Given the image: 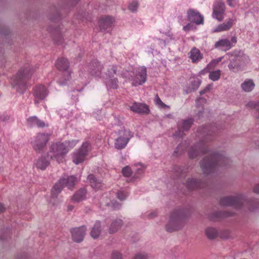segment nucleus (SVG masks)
I'll list each match as a JSON object with an SVG mask.
<instances>
[{
	"label": "nucleus",
	"mask_w": 259,
	"mask_h": 259,
	"mask_svg": "<svg viewBox=\"0 0 259 259\" xmlns=\"http://www.w3.org/2000/svg\"><path fill=\"white\" fill-rule=\"evenodd\" d=\"M210 89V85H208V86H207L206 87V88L202 91L200 92V94H204L205 93H206L207 91H209Z\"/></svg>",
	"instance_id": "nucleus-47"
},
{
	"label": "nucleus",
	"mask_w": 259,
	"mask_h": 259,
	"mask_svg": "<svg viewBox=\"0 0 259 259\" xmlns=\"http://www.w3.org/2000/svg\"><path fill=\"white\" fill-rule=\"evenodd\" d=\"M207 237L210 239L215 238L218 235V231L214 228H208L205 230Z\"/></svg>",
	"instance_id": "nucleus-32"
},
{
	"label": "nucleus",
	"mask_w": 259,
	"mask_h": 259,
	"mask_svg": "<svg viewBox=\"0 0 259 259\" xmlns=\"http://www.w3.org/2000/svg\"><path fill=\"white\" fill-rule=\"evenodd\" d=\"M86 193L85 189H81L74 194L72 197V199L76 202L83 200L85 198Z\"/></svg>",
	"instance_id": "nucleus-28"
},
{
	"label": "nucleus",
	"mask_w": 259,
	"mask_h": 259,
	"mask_svg": "<svg viewBox=\"0 0 259 259\" xmlns=\"http://www.w3.org/2000/svg\"><path fill=\"white\" fill-rule=\"evenodd\" d=\"M234 66L235 65H234V64L231 62L229 64V66H228L229 69L231 70H233L234 69V67H235Z\"/></svg>",
	"instance_id": "nucleus-48"
},
{
	"label": "nucleus",
	"mask_w": 259,
	"mask_h": 259,
	"mask_svg": "<svg viewBox=\"0 0 259 259\" xmlns=\"http://www.w3.org/2000/svg\"><path fill=\"white\" fill-rule=\"evenodd\" d=\"M156 215V214L155 212H152V213H151L149 215V218H154V217H155Z\"/></svg>",
	"instance_id": "nucleus-51"
},
{
	"label": "nucleus",
	"mask_w": 259,
	"mask_h": 259,
	"mask_svg": "<svg viewBox=\"0 0 259 259\" xmlns=\"http://www.w3.org/2000/svg\"><path fill=\"white\" fill-rule=\"evenodd\" d=\"M230 215L231 214H223V216L227 217V216H229V215ZM222 216H223V214H222V212H217L216 214H215V217H212V219L215 220V219L219 218H220V217H221Z\"/></svg>",
	"instance_id": "nucleus-44"
},
{
	"label": "nucleus",
	"mask_w": 259,
	"mask_h": 259,
	"mask_svg": "<svg viewBox=\"0 0 259 259\" xmlns=\"http://www.w3.org/2000/svg\"><path fill=\"white\" fill-rule=\"evenodd\" d=\"M175 153L176 154V153H177V151H176H176H175Z\"/></svg>",
	"instance_id": "nucleus-61"
},
{
	"label": "nucleus",
	"mask_w": 259,
	"mask_h": 259,
	"mask_svg": "<svg viewBox=\"0 0 259 259\" xmlns=\"http://www.w3.org/2000/svg\"><path fill=\"white\" fill-rule=\"evenodd\" d=\"M249 209L251 210V211H253L254 210L253 208H249Z\"/></svg>",
	"instance_id": "nucleus-57"
},
{
	"label": "nucleus",
	"mask_w": 259,
	"mask_h": 259,
	"mask_svg": "<svg viewBox=\"0 0 259 259\" xmlns=\"http://www.w3.org/2000/svg\"><path fill=\"white\" fill-rule=\"evenodd\" d=\"M236 20L235 18H230L228 19L225 22L220 24L216 26L212 30V32L216 33L229 30L235 24Z\"/></svg>",
	"instance_id": "nucleus-16"
},
{
	"label": "nucleus",
	"mask_w": 259,
	"mask_h": 259,
	"mask_svg": "<svg viewBox=\"0 0 259 259\" xmlns=\"http://www.w3.org/2000/svg\"><path fill=\"white\" fill-rule=\"evenodd\" d=\"M114 207L115 208H120V204H118V203H116V205H114Z\"/></svg>",
	"instance_id": "nucleus-54"
},
{
	"label": "nucleus",
	"mask_w": 259,
	"mask_h": 259,
	"mask_svg": "<svg viewBox=\"0 0 259 259\" xmlns=\"http://www.w3.org/2000/svg\"><path fill=\"white\" fill-rule=\"evenodd\" d=\"M154 102L156 105H157L158 107L160 108H169V106L166 105L164 103L162 102L158 95L157 94L155 96V99H154Z\"/></svg>",
	"instance_id": "nucleus-36"
},
{
	"label": "nucleus",
	"mask_w": 259,
	"mask_h": 259,
	"mask_svg": "<svg viewBox=\"0 0 259 259\" xmlns=\"http://www.w3.org/2000/svg\"><path fill=\"white\" fill-rule=\"evenodd\" d=\"M27 123L29 126L32 127L37 126L38 127H44L46 126L45 123L36 116L28 118L27 119Z\"/></svg>",
	"instance_id": "nucleus-24"
},
{
	"label": "nucleus",
	"mask_w": 259,
	"mask_h": 259,
	"mask_svg": "<svg viewBox=\"0 0 259 259\" xmlns=\"http://www.w3.org/2000/svg\"><path fill=\"white\" fill-rule=\"evenodd\" d=\"M193 120L192 119L190 118L186 120H183L182 121V128L183 131H188L191 127Z\"/></svg>",
	"instance_id": "nucleus-35"
},
{
	"label": "nucleus",
	"mask_w": 259,
	"mask_h": 259,
	"mask_svg": "<svg viewBox=\"0 0 259 259\" xmlns=\"http://www.w3.org/2000/svg\"><path fill=\"white\" fill-rule=\"evenodd\" d=\"M56 65L59 70L64 71V75L67 76V78L65 79V80L66 81L69 80L71 74L69 71H67V69L69 67V62L68 60L64 58H61L57 60Z\"/></svg>",
	"instance_id": "nucleus-17"
},
{
	"label": "nucleus",
	"mask_w": 259,
	"mask_h": 259,
	"mask_svg": "<svg viewBox=\"0 0 259 259\" xmlns=\"http://www.w3.org/2000/svg\"><path fill=\"white\" fill-rule=\"evenodd\" d=\"M209 78L211 80L215 81L218 80L221 77V71L220 70H217L215 71H208Z\"/></svg>",
	"instance_id": "nucleus-31"
},
{
	"label": "nucleus",
	"mask_w": 259,
	"mask_h": 259,
	"mask_svg": "<svg viewBox=\"0 0 259 259\" xmlns=\"http://www.w3.org/2000/svg\"><path fill=\"white\" fill-rule=\"evenodd\" d=\"M223 59V57H220L216 59L212 60L207 66L206 70L210 71L213 69L215 66L220 63Z\"/></svg>",
	"instance_id": "nucleus-34"
},
{
	"label": "nucleus",
	"mask_w": 259,
	"mask_h": 259,
	"mask_svg": "<svg viewBox=\"0 0 259 259\" xmlns=\"http://www.w3.org/2000/svg\"><path fill=\"white\" fill-rule=\"evenodd\" d=\"M103 66L97 60L93 61L89 67V71L91 75L95 76H100L101 74Z\"/></svg>",
	"instance_id": "nucleus-19"
},
{
	"label": "nucleus",
	"mask_w": 259,
	"mask_h": 259,
	"mask_svg": "<svg viewBox=\"0 0 259 259\" xmlns=\"http://www.w3.org/2000/svg\"><path fill=\"white\" fill-rule=\"evenodd\" d=\"M239 2V0H227L228 6L231 7H235Z\"/></svg>",
	"instance_id": "nucleus-42"
},
{
	"label": "nucleus",
	"mask_w": 259,
	"mask_h": 259,
	"mask_svg": "<svg viewBox=\"0 0 259 259\" xmlns=\"http://www.w3.org/2000/svg\"><path fill=\"white\" fill-rule=\"evenodd\" d=\"M76 181V177L72 176L62 178L55 184L51 191V201L54 205L57 203L55 199L63 188L64 187H67L69 189H71L74 186Z\"/></svg>",
	"instance_id": "nucleus-4"
},
{
	"label": "nucleus",
	"mask_w": 259,
	"mask_h": 259,
	"mask_svg": "<svg viewBox=\"0 0 259 259\" xmlns=\"http://www.w3.org/2000/svg\"><path fill=\"white\" fill-rule=\"evenodd\" d=\"M253 192L255 193H259V184L256 185L253 188Z\"/></svg>",
	"instance_id": "nucleus-46"
},
{
	"label": "nucleus",
	"mask_w": 259,
	"mask_h": 259,
	"mask_svg": "<svg viewBox=\"0 0 259 259\" xmlns=\"http://www.w3.org/2000/svg\"><path fill=\"white\" fill-rule=\"evenodd\" d=\"M88 179L91 184V186L96 190L100 189L102 187L101 181L97 180L93 175H90Z\"/></svg>",
	"instance_id": "nucleus-25"
},
{
	"label": "nucleus",
	"mask_w": 259,
	"mask_h": 259,
	"mask_svg": "<svg viewBox=\"0 0 259 259\" xmlns=\"http://www.w3.org/2000/svg\"><path fill=\"white\" fill-rule=\"evenodd\" d=\"M53 37H54V39L56 40V38L55 37V36H53Z\"/></svg>",
	"instance_id": "nucleus-60"
},
{
	"label": "nucleus",
	"mask_w": 259,
	"mask_h": 259,
	"mask_svg": "<svg viewBox=\"0 0 259 259\" xmlns=\"http://www.w3.org/2000/svg\"><path fill=\"white\" fill-rule=\"evenodd\" d=\"M78 140L57 142L52 145L50 151L51 158L56 160L58 163L63 162L65 155L78 143Z\"/></svg>",
	"instance_id": "nucleus-2"
},
{
	"label": "nucleus",
	"mask_w": 259,
	"mask_h": 259,
	"mask_svg": "<svg viewBox=\"0 0 259 259\" xmlns=\"http://www.w3.org/2000/svg\"><path fill=\"white\" fill-rule=\"evenodd\" d=\"M49 161L45 157H41L37 160L35 165L37 168L44 170L49 165Z\"/></svg>",
	"instance_id": "nucleus-29"
},
{
	"label": "nucleus",
	"mask_w": 259,
	"mask_h": 259,
	"mask_svg": "<svg viewBox=\"0 0 259 259\" xmlns=\"http://www.w3.org/2000/svg\"><path fill=\"white\" fill-rule=\"evenodd\" d=\"M49 135L47 134H38L34 138L31 144L35 151L39 152L46 147L49 140Z\"/></svg>",
	"instance_id": "nucleus-10"
},
{
	"label": "nucleus",
	"mask_w": 259,
	"mask_h": 259,
	"mask_svg": "<svg viewBox=\"0 0 259 259\" xmlns=\"http://www.w3.org/2000/svg\"><path fill=\"white\" fill-rule=\"evenodd\" d=\"M205 139L192 147L189 151L190 158H194L200 154H208L200 162V166L205 174H209L214 171L218 165L225 166L229 159L225 156L224 153H215L209 150L208 146L204 142Z\"/></svg>",
	"instance_id": "nucleus-1"
},
{
	"label": "nucleus",
	"mask_w": 259,
	"mask_h": 259,
	"mask_svg": "<svg viewBox=\"0 0 259 259\" xmlns=\"http://www.w3.org/2000/svg\"><path fill=\"white\" fill-rule=\"evenodd\" d=\"M178 135H179V136H182V135L181 133H179V134H178Z\"/></svg>",
	"instance_id": "nucleus-58"
},
{
	"label": "nucleus",
	"mask_w": 259,
	"mask_h": 259,
	"mask_svg": "<svg viewBox=\"0 0 259 259\" xmlns=\"http://www.w3.org/2000/svg\"><path fill=\"white\" fill-rule=\"evenodd\" d=\"M138 4L137 1H133L128 6V9L132 12H135L138 8Z\"/></svg>",
	"instance_id": "nucleus-40"
},
{
	"label": "nucleus",
	"mask_w": 259,
	"mask_h": 259,
	"mask_svg": "<svg viewBox=\"0 0 259 259\" xmlns=\"http://www.w3.org/2000/svg\"><path fill=\"white\" fill-rule=\"evenodd\" d=\"M49 31L52 32V35H55L56 34L58 35L59 37L61 36L60 29H59L58 28H56L54 30H51L49 29Z\"/></svg>",
	"instance_id": "nucleus-43"
},
{
	"label": "nucleus",
	"mask_w": 259,
	"mask_h": 259,
	"mask_svg": "<svg viewBox=\"0 0 259 259\" xmlns=\"http://www.w3.org/2000/svg\"><path fill=\"white\" fill-rule=\"evenodd\" d=\"M206 132V131H204L203 133H205Z\"/></svg>",
	"instance_id": "nucleus-63"
},
{
	"label": "nucleus",
	"mask_w": 259,
	"mask_h": 259,
	"mask_svg": "<svg viewBox=\"0 0 259 259\" xmlns=\"http://www.w3.org/2000/svg\"><path fill=\"white\" fill-rule=\"evenodd\" d=\"M128 195V193L124 190L119 191L117 194V198L120 200H124Z\"/></svg>",
	"instance_id": "nucleus-37"
},
{
	"label": "nucleus",
	"mask_w": 259,
	"mask_h": 259,
	"mask_svg": "<svg viewBox=\"0 0 259 259\" xmlns=\"http://www.w3.org/2000/svg\"><path fill=\"white\" fill-rule=\"evenodd\" d=\"M248 108H254L256 110L257 115H256V118L259 119V100L257 102L250 101L246 105Z\"/></svg>",
	"instance_id": "nucleus-33"
},
{
	"label": "nucleus",
	"mask_w": 259,
	"mask_h": 259,
	"mask_svg": "<svg viewBox=\"0 0 259 259\" xmlns=\"http://www.w3.org/2000/svg\"><path fill=\"white\" fill-rule=\"evenodd\" d=\"M29 68L21 69L16 76L11 79V83L14 87H17V91L19 93H23L26 89V83L31 76Z\"/></svg>",
	"instance_id": "nucleus-5"
},
{
	"label": "nucleus",
	"mask_w": 259,
	"mask_h": 259,
	"mask_svg": "<svg viewBox=\"0 0 259 259\" xmlns=\"http://www.w3.org/2000/svg\"><path fill=\"white\" fill-rule=\"evenodd\" d=\"M206 101V99H204V98H200L199 99H198L197 101V102H204L205 103Z\"/></svg>",
	"instance_id": "nucleus-52"
},
{
	"label": "nucleus",
	"mask_w": 259,
	"mask_h": 259,
	"mask_svg": "<svg viewBox=\"0 0 259 259\" xmlns=\"http://www.w3.org/2000/svg\"><path fill=\"white\" fill-rule=\"evenodd\" d=\"M100 223L96 222L91 232V235L94 238H97L100 234Z\"/></svg>",
	"instance_id": "nucleus-30"
},
{
	"label": "nucleus",
	"mask_w": 259,
	"mask_h": 259,
	"mask_svg": "<svg viewBox=\"0 0 259 259\" xmlns=\"http://www.w3.org/2000/svg\"><path fill=\"white\" fill-rule=\"evenodd\" d=\"M116 72L117 66H113L111 69L108 70V73L110 75V77L113 75L114 74H116ZM118 79L116 78H112L111 77H110L107 80L106 83L107 87L115 89H117L118 87Z\"/></svg>",
	"instance_id": "nucleus-20"
},
{
	"label": "nucleus",
	"mask_w": 259,
	"mask_h": 259,
	"mask_svg": "<svg viewBox=\"0 0 259 259\" xmlns=\"http://www.w3.org/2000/svg\"><path fill=\"white\" fill-rule=\"evenodd\" d=\"M244 199L241 196L237 197H224L220 200V204L223 206H233L236 208H239L244 204Z\"/></svg>",
	"instance_id": "nucleus-11"
},
{
	"label": "nucleus",
	"mask_w": 259,
	"mask_h": 259,
	"mask_svg": "<svg viewBox=\"0 0 259 259\" xmlns=\"http://www.w3.org/2000/svg\"><path fill=\"white\" fill-rule=\"evenodd\" d=\"M182 212L177 210L171 213L169 223L166 226L167 232H172L180 229L182 227Z\"/></svg>",
	"instance_id": "nucleus-7"
},
{
	"label": "nucleus",
	"mask_w": 259,
	"mask_h": 259,
	"mask_svg": "<svg viewBox=\"0 0 259 259\" xmlns=\"http://www.w3.org/2000/svg\"><path fill=\"white\" fill-rule=\"evenodd\" d=\"M74 206L72 205H69L68 207V209L69 211H71L73 209Z\"/></svg>",
	"instance_id": "nucleus-53"
},
{
	"label": "nucleus",
	"mask_w": 259,
	"mask_h": 259,
	"mask_svg": "<svg viewBox=\"0 0 259 259\" xmlns=\"http://www.w3.org/2000/svg\"><path fill=\"white\" fill-rule=\"evenodd\" d=\"M132 137L133 134L130 131L126 130L120 131L117 138L115 140V148L118 150L124 148Z\"/></svg>",
	"instance_id": "nucleus-9"
},
{
	"label": "nucleus",
	"mask_w": 259,
	"mask_h": 259,
	"mask_svg": "<svg viewBox=\"0 0 259 259\" xmlns=\"http://www.w3.org/2000/svg\"><path fill=\"white\" fill-rule=\"evenodd\" d=\"M111 259H122L121 254L117 251H114L112 253Z\"/></svg>",
	"instance_id": "nucleus-41"
},
{
	"label": "nucleus",
	"mask_w": 259,
	"mask_h": 259,
	"mask_svg": "<svg viewBox=\"0 0 259 259\" xmlns=\"http://www.w3.org/2000/svg\"><path fill=\"white\" fill-rule=\"evenodd\" d=\"M188 20L197 25L203 24L204 23V17L199 12L194 9H189L187 11Z\"/></svg>",
	"instance_id": "nucleus-15"
},
{
	"label": "nucleus",
	"mask_w": 259,
	"mask_h": 259,
	"mask_svg": "<svg viewBox=\"0 0 259 259\" xmlns=\"http://www.w3.org/2000/svg\"><path fill=\"white\" fill-rule=\"evenodd\" d=\"M34 103L38 104L39 101L44 100L48 95V91L44 85L40 84L34 89Z\"/></svg>",
	"instance_id": "nucleus-13"
},
{
	"label": "nucleus",
	"mask_w": 259,
	"mask_h": 259,
	"mask_svg": "<svg viewBox=\"0 0 259 259\" xmlns=\"http://www.w3.org/2000/svg\"><path fill=\"white\" fill-rule=\"evenodd\" d=\"M5 209V208L4 207V205L3 204L0 203V213L4 212Z\"/></svg>",
	"instance_id": "nucleus-49"
},
{
	"label": "nucleus",
	"mask_w": 259,
	"mask_h": 259,
	"mask_svg": "<svg viewBox=\"0 0 259 259\" xmlns=\"http://www.w3.org/2000/svg\"><path fill=\"white\" fill-rule=\"evenodd\" d=\"M210 135V134L209 133H208V132H207V133H206V136H208V135Z\"/></svg>",
	"instance_id": "nucleus-56"
},
{
	"label": "nucleus",
	"mask_w": 259,
	"mask_h": 259,
	"mask_svg": "<svg viewBox=\"0 0 259 259\" xmlns=\"http://www.w3.org/2000/svg\"><path fill=\"white\" fill-rule=\"evenodd\" d=\"M91 150V146L89 142H85L82 143L81 147L72 155V161L76 164L83 162Z\"/></svg>",
	"instance_id": "nucleus-6"
},
{
	"label": "nucleus",
	"mask_w": 259,
	"mask_h": 259,
	"mask_svg": "<svg viewBox=\"0 0 259 259\" xmlns=\"http://www.w3.org/2000/svg\"><path fill=\"white\" fill-rule=\"evenodd\" d=\"M56 41H57V42L58 43V45H60V44H61V42H60V41H57V40H56Z\"/></svg>",
	"instance_id": "nucleus-55"
},
{
	"label": "nucleus",
	"mask_w": 259,
	"mask_h": 259,
	"mask_svg": "<svg viewBox=\"0 0 259 259\" xmlns=\"http://www.w3.org/2000/svg\"><path fill=\"white\" fill-rule=\"evenodd\" d=\"M231 41L232 43L236 44L237 42V37L236 36H233L231 38Z\"/></svg>",
	"instance_id": "nucleus-50"
},
{
	"label": "nucleus",
	"mask_w": 259,
	"mask_h": 259,
	"mask_svg": "<svg viewBox=\"0 0 259 259\" xmlns=\"http://www.w3.org/2000/svg\"><path fill=\"white\" fill-rule=\"evenodd\" d=\"M149 257L148 255L144 253H139L136 254L132 259H148Z\"/></svg>",
	"instance_id": "nucleus-39"
},
{
	"label": "nucleus",
	"mask_w": 259,
	"mask_h": 259,
	"mask_svg": "<svg viewBox=\"0 0 259 259\" xmlns=\"http://www.w3.org/2000/svg\"><path fill=\"white\" fill-rule=\"evenodd\" d=\"M192 27V25L190 23H188L187 25L183 27V29L186 31H189L191 29Z\"/></svg>",
	"instance_id": "nucleus-45"
},
{
	"label": "nucleus",
	"mask_w": 259,
	"mask_h": 259,
	"mask_svg": "<svg viewBox=\"0 0 259 259\" xmlns=\"http://www.w3.org/2000/svg\"><path fill=\"white\" fill-rule=\"evenodd\" d=\"M65 83V82H62V83H61V82H60V84H63V83Z\"/></svg>",
	"instance_id": "nucleus-62"
},
{
	"label": "nucleus",
	"mask_w": 259,
	"mask_h": 259,
	"mask_svg": "<svg viewBox=\"0 0 259 259\" xmlns=\"http://www.w3.org/2000/svg\"><path fill=\"white\" fill-rule=\"evenodd\" d=\"M190 58L193 63H197L203 57L200 51L196 48H193L190 52Z\"/></svg>",
	"instance_id": "nucleus-23"
},
{
	"label": "nucleus",
	"mask_w": 259,
	"mask_h": 259,
	"mask_svg": "<svg viewBox=\"0 0 259 259\" xmlns=\"http://www.w3.org/2000/svg\"><path fill=\"white\" fill-rule=\"evenodd\" d=\"M122 172L124 176L126 177H128L132 175V170L130 167L125 166L123 168L122 170Z\"/></svg>",
	"instance_id": "nucleus-38"
},
{
	"label": "nucleus",
	"mask_w": 259,
	"mask_h": 259,
	"mask_svg": "<svg viewBox=\"0 0 259 259\" xmlns=\"http://www.w3.org/2000/svg\"><path fill=\"white\" fill-rule=\"evenodd\" d=\"M226 7L223 0H215L212 5V17L218 21H222L225 15Z\"/></svg>",
	"instance_id": "nucleus-8"
},
{
	"label": "nucleus",
	"mask_w": 259,
	"mask_h": 259,
	"mask_svg": "<svg viewBox=\"0 0 259 259\" xmlns=\"http://www.w3.org/2000/svg\"><path fill=\"white\" fill-rule=\"evenodd\" d=\"M86 231L87 229L84 226L72 229L70 232L73 240L77 243L81 242L84 238Z\"/></svg>",
	"instance_id": "nucleus-14"
},
{
	"label": "nucleus",
	"mask_w": 259,
	"mask_h": 259,
	"mask_svg": "<svg viewBox=\"0 0 259 259\" xmlns=\"http://www.w3.org/2000/svg\"><path fill=\"white\" fill-rule=\"evenodd\" d=\"M123 77L128 79L132 85H141L147 80V69L145 66H139L134 72H126L122 74Z\"/></svg>",
	"instance_id": "nucleus-3"
},
{
	"label": "nucleus",
	"mask_w": 259,
	"mask_h": 259,
	"mask_svg": "<svg viewBox=\"0 0 259 259\" xmlns=\"http://www.w3.org/2000/svg\"><path fill=\"white\" fill-rule=\"evenodd\" d=\"M122 225V221L120 219L113 221L109 228L110 233H114L117 232L120 228Z\"/></svg>",
	"instance_id": "nucleus-26"
},
{
	"label": "nucleus",
	"mask_w": 259,
	"mask_h": 259,
	"mask_svg": "<svg viewBox=\"0 0 259 259\" xmlns=\"http://www.w3.org/2000/svg\"><path fill=\"white\" fill-rule=\"evenodd\" d=\"M186 187L189 190L196 188H202L204 187V184L194 179H189L186 183Z\"/></svg>",
	"instance_id": "nucleus-22"
},
{
	"label": "nucleus",
	"mask_w": 259,
	"mask_h": 259,
	"mask_svg": "<svg viewBox=\"0 0 259 259\" xmlns=\"http://www.w3.org/2000/svg\"><path fill=\"white\" fill-rule=\"evenodd\" d=\"M131 110L141 114H148L150 113L149 106L145 103H134L130 106Z\"/></svg>",
	"instance_id": "nucleus-18"
},
{
	"label": "nucleus",
	"mask_w": 259,
	"mask_h": 259,
	"mask_svg": "<svg viewBox=\"0 0 259 259\" xmlns=\"http://www.w3.org/2000/svg\"><path fill=\"white\" fill-rule=\"evenodd\" d=\"M115 22L113 17L110 16H102L98 22L101 31L108 32Z\"/></svg>",
	"instance_id": "nucleus-12"
},
{
	"label": "nucleus",
	"mask_w": 259,
	"mask_h": 259,
	"mask_svg": "<svg viewBox=\"0 0 259 259\" xmlns=\"http://www.w3.org/2000/svg\"><path fill=\"white\" fill-rule=\"evenodd\" d=\"M180 147H181V146H179L178 147L177 149H179V148H180Z\"/></svg>",
	"instance_id": "nucleus-59"
},
{
	"label": "nucleus",
	"mask_w": 259,
	"mask_h": 259,
	"mask_svg": "<svg viewBox=\"0 0 259 259\" xmlns=\"http://www.w3.org/2000/svg\"><path fill=\"white\" fill-rule=\"evenodd\" d=\"M214 47L221 49L223 51H227L232 47V45L229 39L225 38L221 39L217 41L215 43Z\"/></svg>",
	"instance_id": "nucleus-21"
},
{
	"label": "nucleus",
	"mask_w": 259,
	"mask_h": 259,
	"mask_svg": "<svg viewBox=\"0 0 259 259\" xmlns=\"http://www.w3.org/2000/svg\"><path fill=\"white\" fill-rule=\"evenodd\" d=\"M254 86V83L251 79H246L241 85L242 89L246 92L251 91Z\"/></svg>",
	"instance_id": "nucleus-27"
}]
</instances>
